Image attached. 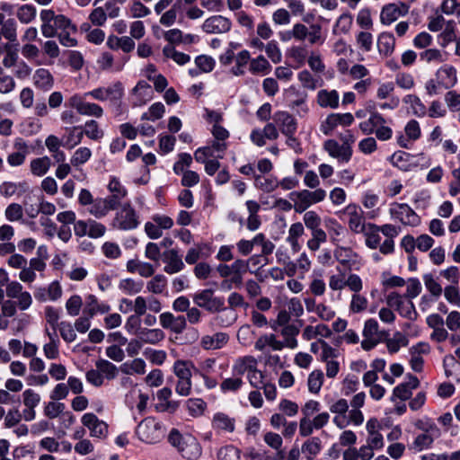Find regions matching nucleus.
<instances>
[{
	"instance_id": "nucleus-1",
	"label": "nucleus",
	"mask_w": 460,
	"mask_h": 460,
	"mask_svg": "<svg viewBox=\"0 0 460 460\" xmlns=\"http://www.w3.org/2000/svg\"><path fill=\"white\" fill-rule=\"evenodd\" d=\"M329 288L332 291H342L348 288L352 292L349 309L352 314H359L367 310L368 305L367 298L360 294L363 289L362 279L356 273L346 274L339 270L330 275L328 279Z\"/></svg>"
},
{
	"instance_id": "nucleus-2",
	"label": "nucleus",
	"mask_w": 460,
	"mask_h": 460,
	"mask_svg": "<svg viewBox=\"0 0 460 460\" xmlns=\"http://www.w3.org/2000/svg\"><path fill=\"white\" fill-rule=\"evenodd\" d=\"M192 298L197 306L204 308L209 313L223 312L224 314L217 318L222 326H230L235 323L237 319L236 313L233 309H226L225 298L215 296L212 289L198 291Z\"/></svg>"
},
{
	"instance_id": "nucleus-3",
	"label": "nucleus",
	"mask_w": 460,
	"mask_h": 460,
	"mask_svg": "<svg viewBox=\"0 0 460 460\" xmlns=\"http://www.w3.org/2000/svg\"><path fill=\"white\" fill-rule=\"evenodd\" d=\"M41 33L46 38L55 37L59 31L60 32H76V26L72 23L71 20L63 14H55L51 9H44L40 12Z\"/></svg>"
},
{
	"instance_id": "nucleus-4",
	"label": "nucleus",
	"mask_w": 460,
	"mask_h": 460,
	"mask_svg": "<svg viewBox=\"0 0 460 460\" xmlns=\"http://www.w3.org/2000/svg\"><path fill=\"white\" fill-rule=\"evenodd\" d=\"M168 439L171 445L176 447L184 458L195 460L202 454L199 442L190 434L182 435L177 429H172Z\"/></svg>"
},
{
	"instance_id": "nucleus-5",
	"label": "nucleus",
	"mask_w": 460,
	"mask_h": 460,
	"mask_svg": "<svg viewBox=\"0 0 460 460\" xmlns=\"http://www.w3.org/2000/svg\"><path fill=\"white\" fill-rule=\"evenodd\" d=\"M389 161L403 172H410L418 167L426 169L431 165V158L423 153L411 155L404 151H396L390 156Z\"/></svg>"
},
{
	"instance_id": "nucleus-6",
	"label": "nucleus",
	"mask_w": 460,
	"mask_h": 460,
	"mask_svg": "<svg viewBox=\"0 0 460 460\" xmlns=\"http://www.w3.org/2000/svg\"><path fill=\"white\" fill-rule=\"evenodd\" d=\"M327 196L323 189L318 188L314 190H302L289 193V199L294 203V210L296 213H303L311 206L320 203Z\"/></svg>"
},
{
	"instance_id": "nucleus-7",
	"label": "nucleus",
	"mask_w": 460,
	"mask_h": 460,
	"mask_svg": "<svg viewBox=\"0 0 460 460\" xmlns=\"http://www.w3.org/2000/svg\"><path fill=\"white\" fill-rule=\"evenodd\" d=\"M417 428L422 430V433L418 434L413 439L411 447L416 452L429 449L441 434L436 423L429 420H420Z\"/></svg>"
},
{
	"instance_id": "nucleus-8",
	"label": "nucleus",
	"mask_w": 460,
	"mask_h": 460,
	"mask_svg": "<svg viewBox=\"0 0 460 460\" xmlns=\"http://www.w3.org/2000/svg\"><path fill=\"white\" fill-rule=\"evenodd\" d=\"M139 216L130 203H123L117 210L111 226L114 229L130 231L139 226Z\"/></svg>"
},
{
	"instance_id": "nucleus-9",
	"label": "nucleus",
	"mask_w": 460,
	"mask_h": 460,
	"mask_svg": "<svg viewBox=\"0 0 460 460\" xmlns=\"http://www.w3.org/2000/svg\"><path fill=\"white\" fill-rule=\"evenodd\" d=\"M395 85L392 81H378L375 98L381 102L379 108L383 111H394L400 105V98L394 95Z\"/></svg>"
},
{
	"instance_id": "nucleus-10",
	"label": "nucleus",
	"mask_w": 460,
	"mask_h": 460,
	"mask_svg": "<svg viewBox=\"0 0 460 460\" xmlns=\"http://www.w3.org/2000/svg\"><path fill=\"white\" fill-rule=\"evenodd\" d=\"M389 215L393 220L400 222L405 226L416 227L421 223L420 217L407 203H392L389 208Z\"/></svg>"
},
{
	"instance_id": "nucleus-11",
	"label": "nucleus",
	"mask_w": 460,
	"mask_h": 460,
	"mask_svg": "<svg viewBox=\"0 0 460 460\" xmlns=\"http://www.w3.org/2000/svg\"><path fill=\"white\" fill-rule=\"evenodd\" d=\"M136 433L140 440L149 444L160 441L164 435L161 423L151 417L138 424Z\"/></svg>"
},
{
	"instance_id": "nucleus-12",
	"label": "nucleus",
	"mask_w": 460,
	"mask_h": 460,
	"mask_svg": "<svg viewBox=\"0 0 460 460\" xmlns=\"http://www.w3.org/2000/svg\"><path fill=\"white\" fill-rule=\"evenodd\" d=\"M91 98L99 102H109L112 104L118 103L124 95V88L121 83L116 82L107 86L94 88L85 93Z\"/></svg>"
},
{
	"instance_id": "nucleus-13",
	"label": "nucleus",
	"mask_w": 460,
	"mask_h": 460,
	"mask_svg": "<svg viewBox=\"0 0 460 460\" xmlns=\"http://www.w3.org/2000/svg\"><path fill=\"white\" fill-rule=\"evenodd\" d=\"M345 215L348 217L347 224L349 231L354 234H361L366 231L367 224L364 217V211L356 203L348 204L337 215Z\"/></svg>"
},
{
	"instance_id": "nucleus-14",
	"label": "nucleus",
	"mask_w": 460,
	"mask_h": 460,
	"mask_svg": "<svg viewBox=\"0 0 460 460\" xmlns=\"http://www.w3.org/2000/svg\"><path fill=\"white\" fill-rule=\"evenodd\" d=\"M91 98L90 95L74 94L68 99L69 106L76 110V111L83 116L102 118L104 111L103 109L97 103L87 102Z\"/></svg>"
},
{
	"instance_id": "nucleus-15",
	"label": "nucleus",
	"mask_w": 460,
	"mask_h": 460,
	"mask_svg": "<svg viewBox=\"0 0 460 460\" xmlns=\"http://www.w3.org/2000/svg\"><path fill=\"white\" fill-rule=\"evenodd\" d=\"M386 304L388 306L395 309L399 314L409 320H415L417 318V312L414 304L411 299H405L397 292H391L386 296Z\"/></svg>"
},
{
	"instance_id": "nucleus-16",
	"label": "nucleus",
	"mask_w": 460,
	"mask_h": 460,
	"mask_svg": "<svg viewBox=\"0 0 460 460\" xmlns=\"http://www.w3.org/2000/svg\"><path fill=\"white\" fill-rule=\"evenodd\" d=\"M81 422L89 429L92 438L102 439L107 437L109 432L108 424L100 420L95 414L84 413L81 418Z\"/></svg>"
},
{
	"instance_id": "nucleus-17",
	"label": "nucleus",
	"mask_w": 460,
	"mask_h": 460,
	"mask_svg": "<svg viewBox=\"0 0 460 460\" xmlns=\"http://www.w3.org/2000/svg\"><path fill=\"white\" fill-rule=\"evenodd\" d=\"M323 149L340 163H348L352 156V149L349 143L339 144L334 139H328L323 144Z\"/></svg>"
},
{
	"instance_id": "nucleus-18",
	"label": "nucleus",
	"mask_w": 460,
	"mask_h": 460,
	"mask_svg": "<svg viewBox=\"0 0 460 460\" xmlns=\"http://www.w3.org/2000/svg\"><path fill=\"white\" fill-rule=\"evenodd\" d=\"M304 304L307 313L316 314L321 321L329 322L336 315L335 310L331 305L324 303H317L314 297H305Z\"/></svg>"
},
{
	"instance_id": "nucleus-19",
	"label": "nucleus",
	"mask_w": 460,
	"mask_h": 460,
	"mask_svg": "<svg viewBox=\"0 0 460 460\" xmlns=\"http://www.w3.org/2000/svg\"><path fill=\"white\" fill-rule=\"evenodd\" d=\"M409 12V6L403 3H393L385 5L380 13V22L385 25H390L399 18L405 16Z\"/></svg>"
},
{
	"instance_id": "nucleus-20",
	"label": "nucleus",
	"mask_w": 460,
	"mask_h": 460,
	"mask_svg": "<svg viewBox=\"0 0 460 460\" xmlns=\"http://www.w3.org/2000/svg\"><path fill=\"white\" fill-rule=\"evenodd\" d=\"M231 21L219 14L207 18L202 24V30L208 34L226 33L231 30Z\"/></svg>"
},
{
	"instance_id": "nucleus-21",
	"label": "nucleus",
	"mask_w": 460,
	"mask_h": 460,
	"mask_svg": "<svg viewBox=\"0 0 460 460\" xmlns=\"http://www.w3.org/2000/svg\"><path fill=\"white\" fill-rule=\"evenodd\" d=\"M324 226L331 243L334 245H340L348 234L347 229L337 219L333 217L324 218Z\"/></svg>"
},
{
	"instance_id": "nucleus-22",
	"label": "nucleus",
	"mask_w": 460,
	"mask_h": 460,
	"mask_svg": "<svg viewBox=\"0 0 460 460\" xmlns=\"http://www.w3.org/2000/svg\"><path fill=\"white\" fill-rule=\"evenodd\" d=\"M117 206L114 198H97L88 208V212L96 218H102L114 210Z\"/></svg>"
},
{
	"instance_id": "nucleus-23",
	"label": "nucleus",
	"mask_w": 460,
	"mask_h": 460,
	"mask_svg": "<svg viewBox=\"0 0 460 460\" xmlns=\"http://www.w3.org/2000/svg\"><path fill=\"white\" fill-rule=\"evenodd\" d=\"M429 352V345L426 342H419L409 349L410 366L414 372H421L423 370L424 360L423 355Z\"/></svg>"
},
{
	"instance_id": "nucleus-24",
	"label": "nucleus",
	"mask_w": 460,
	"mask_h": 460,
	"mask_svg": "<svg viewBox=\"0 0 460 460\" xmlns=\"http://www.w3.org/2000/svg\"><path fill=\"white\" fill-rule=\"evenodd\" d=\"M333 255L340 264L349 270L359 263L358 253L351 248L342 246L341 244L335 246Z\"/></svg>"
},
{
	"instance_id": "nucleus-25",
	"label": "nucleus",
	"mask_w": 460,
	"mask_h": 460,
	"mask_svg": "<svg viewBox=\"0 0 460 460\" xmlns=\"http://www.w3.org/2000/svg\"><path fill=\"white\" fill-rule=\"evenodd\" d=\"M160 324L164 329H169L174 333H181L187 327L186 318L183 315L174 316L170 312H165L159 316Z\"/></svg>"
},
{
	"instance_id": "nucleus-26",
	"label": "nucleus",
	"mask_w": 460,
	"mask_h": 460,
	"mask_svg": "<svg viewBox=\"0 0 460 460\" xmlns=\"http://www.w3.org/2000/svg\"><path fill=\"white\" fill-rule=\"evenodd\" d=\"M405 136L397 137V144L403 148H409L411 142L418 140L421 136L420 123L415 119L409 120L404 127Z\"/></svg>"
},
{
	"instance_id": "nucleus-27",
	"label": "nucleus",
	"mask_w": 460,
	"mask_h": 460,
	"mask_svg": "<svg viewBox=\"0 0 460 460\" xmlns=\"http://www.w3.org/2000/svg\"><path fill=\"white\" fill-rule=\"evenodd\" d=\"M211 426L217 433H233L235 429V419L226 412H216L211 420Z\"/></svg>"
},
{
	"instance_id": "nucleus-28",
	"label": "nucleus",
	"mask_w": 460,
	"mask_h": 460,
	"mask_svg": "<svg viewBox=\"0 0 460 460\" xmlns=\"http://www.w3.org/2000/svg\"><path fill=\"white\" fill-rule=\"evenodd\" d=\"M111 311V305L103 301H100L95 295L88 294L85 296V304L84 308V314L89 317L100 314H107Z\"/></svg>"
},
{
	"instance_id": "nucleus-29",
	"label": "nucleus",
	"mask_w": 460,
	"mask_h": 460,
	"mask_svg": "<svg viewBox=\"0 0 460 460\" xmlns=\"http://www.w3.org/2000/svg\"><path fill=\"white\" fill-rule=\"evenodd\" d=\"M163 255L164 262L165 263L164 270L167 274H175L181 271L184 269V262L177 250H167L164 252Z\"/></svg>"
},
{
	"instance_id": "nucleus-30",
	"label": "nucleus",
	"mask_w": 460,
	"mask_h": 460,
	"mask_svg": "<svg viewBox=\"0 0 460 460\" xmlns=\"http://www.w3.org/2000/svg\"><path fill=\"white\" fill-rule=\"evenodd\" d=\"M153 99V90L146 81H139L132 90L134 106H143Z\"/></svg>"
},
{
	"instance_id": "nucleus-31",
	"label": "nucleus",
	"mask_w": 460,
	"mask_h": 460,
	"mask_svg": "<svg viewBox=\"0 0 460 460\" xmlns=\"http://www.w3.org/2000/svg\"><path fill=\"white\" fill-rule=\"evenodd\" d=\"M258 366L257 359L251 355L237 358L232 366V372L234 376L241 377L243 375L246 376Z\"/></svg>"
},
{
	"instance_id": "nucleus-32",
	"label": "nucleus",
	"mask_w": 460,
	"mask_h": 460,
	"mask_svg": "<svg viewBox=\"0 0 460 460\" xmlns=\"http://www.w3.org/2000/svg\"><path fill=\"white\" fill-rule=\"evenodd\" d=\"M282 337V343L286 349H295L298 346L297 335L300 332L299 326L292 323L289 325L279 327L277 331Z\"/></svg>"
},
{
	"instance_id": "nucleus-33",
	"label": "nucleus",
	"mask_w": 460,
	"mask_h": 460,
	"mask_svg": "<svg viewBox=\"0 0 460 460\" xmlns=\"http://www.w3.org/2000/svg\"><path fill=\"white\" fill-rule=\"evenodd\" d=\"M273 120L279 127L283 134H295L296 131V121L288 111H279L275 112Z\"/></svg>"
},
{
	"instance_id": "nucleus-34",
	"label": "nucleus",
	"mask_w": 460,
	"mask_h": 460,
	"mask_svg": "<svg viewBox=\"0 0 460 460\" xmlns=\"http://www.w3.org/2000/svg\"><path fill=\"white\" fill-rule=\"evenodd\" d=\"M436 76L438 84L446 89L453 87L457 83L456 69L450 65H445L438 68Z\"/></svg>"
},
{
	"instance_id": "nucleus-35",
	"label": "nucleus",
	"mask_w": 460,
	"mask_h": 460,
	"mask_svg": "<svg viewBox=\"0 0 460 460\" xmlns=\"http://www.w3.org/2000/svg\"><path fill=\"white\" fill-rule=\"evenodd\" d=\"M317 104L322 108L337 109L340 102V95L336 90L322 89L316 95Z\"/></svg>"
},
{
	"instance_id": "nucleus-36",
	"label": "nucleus",
	"mask_w": 460,
	"mask_h": 460,
	"mask_svg": "<svg viewBox=\"0 0 460 460\" xmlns=\"http://www.w3.org/2000/svg\"><path fill=\"white\" fill-rule=\"evenodd\" d=\"M267 347H270L275 351H280L283 349H286L281 340H279L274 333L261 335L254 344V348L258 351H264Z\"/></svg>"
},
{
	"instance_id": "nucleus-37",
	"label": "nucleus",
	"mask_w": 460,
	"mask_h": 460,
	"mask_svg": "<svg viewBox=\"0 0 460 460\" xmlns=\"http://www.w3.org/2000/svg\"><path fill=\"white\" fill-rule=\"evenodd\" d=\"M229 340V336L225 332H217L213 335H205L200 340V345L204 349H219L223 348Z\"/></svg>"
},
{
	"instance_id": "nucleus-38",
	"label": "nucleus",
	"mask_w": 460,
	"mask_h": 460,
	"mask_svg": "<svg viewBox=\"0 0 460 460\" xmlns=\"http://www.w3.org/2000/svg\"><path fill=\"white\" fill-rule=\"evenodd\" d=\"M251 54L247 49L239 51L234 59V65L230 69L234 76H243L246 73V67L250 66Z\"/></svg>"
},
{
	"instance_id": "nucleus-39",
	"label": "nucleus",
	"mask_w": 460,
	"mask_h": 460,
	"mask_svg": "<svg viewBox=\"0 0 460 460\" xmlns=\"http://www.w3.org/2000/svg\"><path fill=\"white\" fill-rule=\"evenodd\" d=\"M32 79L34 85L44 92L49 91L54 85L53 75L46 68H38Z\"/></svg>"
},
{
	"instance_id": "nucleus-40",
	"label": "nucleus",
	"mask_w": 460,
	"mask_h": 460,
	"mask_svg": "<svg viewBox=\"0 0 460 460\" xmlns=\"http://www.w3.org/2000/svg\"><path fill=\"white\" fill-rule=\"evenodd\" d=\"M386 120L378 111H372L369 118L359 123L360 130L367 135L372 134L381 125L385 124Z\"/></svg>"
},
{
	"instance_id": "nucleus-41",
	"label": "nucleus",
	"mask_w": 460,
	"mask_h": 460,
	"mask_svg": "<svg viewBox=\"0 0 460 460\" xmlns=\"http://www.w3.org/2000/svg\"><path fill=\"white\" fill-rule=\"evenodd\" d=\"M146 364L141 358H135L122 363L119 367L120 371L128 376L144 375L146 373Z\"/></svg>"
},
{
	"instance_id": "nucleus-42",
	"label": "nucleus",
	"mask_w": 460,
	"mask_h": 460,
	"mask_svg": "<svg viewBox=\"0 0 460 460\" xmlns=\"http://www.w3.org/2000/svg\"><path fill=\"white\" fill-rule=\"evenodd\" d=\"M51 167V159L45 155L34 158L30 162V172L37 177L44 176Z\"/></svg>"
},
{
	"instance_id": "nucleus-43",
	"label": "nucleus",
	"mask_w": 460,
	"mask_h": 460,
	"mask_svg": "<svg viewBox=\"0 0 460 460\" xmlns=\"http://www.w3.org/2000/svg\"><path fill=\"white\" fill-rule=\"evenodd\" d=\"M271 69V65L264 56L259 55L251 58L249 71L252 75H266L270 73Z\"/></svg>"
},
{
	"instance_id": "nucleus-44",
	"label": "nucleus",
	"mask_w": 460,
	"mask_h": 460,
	"mask_svg": "<svg viewBox=\"0 0 460 460\" xmlns=\"http://www.w3.org/2000/svg\"><path fill=\"white\" fill-rule=\"evenodd\" d=\"M395 46V39L391 32H382L377 38V48L381 55L390 56Z\"/></svg>"
},
{
	"instance_id": "nucleus-45",
	"label": "nucleus",
	"mask_w": 460,
	"mask_h": 460,
	"mask_svg": "<svg viewBox=\"0 0 460 460\" xmlns=\"http://www.w3.org/2000/svg\"><path fill=\"white\" fill-rule=\"evenodd\" d=\"M353 24V16L351 13L345 12L341 13L335 21L332 27V34L341 35L347 34L350 31Z\"/></svg>"
},
{
	"instance_id": "nucleus-46",
	"label": "nucleus",
	"mask_w": 460,
	"mask_h": 460,
	"mask_svg": "<svg viewBox=\"0 0 460 460\" xmlns=\"http://www.w3.org/2000/svg\"><path fill=\"white\" fill-rule=\"evenodd\" d=\"M181 9V0H177L170 9L163 12L160 15L159 22L165 27L172 26L176 21L178 13Z\"/></svg>"
},
{
	"instance_id": "nucleus-47",
	"label": "nucleus",
	"mask_w": 460,
	"mask_h": 460,
	"mask_svg": "<svg viewBox=\"0 0 460 460\" xmlns=\"http://www.w3.org/2000/svg\"><path fill=\"white\" fill-rule=\"evenodd\" d=\"M95 367L99 369L103 378L113 380L117 377L119 368L107 359L99 358L95 361Z\"/></svg>"
},
{
	"instance_id": "nucleus-48",
	"label": "nucleus",
	"mask_w": 460,
	"mask_h": 460,
	"mask_svg": "<svg viewBox=\"0 0 460 460\" xmlns=\"http://www.w3.org/2000/svg\"><path fill=\"white\" fill-rule=\"evenodd\" d=\"M324 381V375L321 369L313 370L307 377V388L310 394H318Z\"/></svg>"
},
{
	"instance_id": "nucleus-49",
	"label": "nucleus",
	"mask_w": 460,
	"mask_h": 460,
	"mask_svg": "<svg viewBox=\"0 0 460 460\" xmlns=\"http://www.w3.org/2000/svg\"><path fill=\"white\" fill-rule=\"evenodd\" d=\"M107 188L112 194L111 196H108V198H114L117 204L120 199H124L128 195L127 189L121 184L120 181L116 176L110 177Z\"/></svg>"
},
{
	"instance_id": "nucleus-50",
	"label": "nucleus",
	"mask_w": 460,
	"mask_h": 460,
	"mask_svg": "<svg viewBox=\"0 0 460 460\" xmlns=\"http://www.w3.org/2000/svg\"><path fill=\"white\" fill-rule=\"evenodd\" d=\"M66 136L64 140V147L72 149L81 144L84 133L78 127L66 128Z\"/></svg>"
},
{
	"instance_id": "nucleus-51",
	"label": "nucleus",
	"mask_w": 460,
	"mask_h": 460,
	"mask_svg": "<svg viewBox=\"0 0 460 460\" xmlns=\"http://www.w3.org/2000/svg\"><path fill=\"white\" fill-rule=\"evenodd\" d=\"M385 343L389 353L394 354L398 352L401 348L406 347L409 343V340L405 334L396 332Z\"/></svg>"
},
{
	"instance_id": "nucleus-52",
	"label": "nucleus",
	"mask_w": 460,
	"mask_h": 460,
	"mask_svg": "<svg viewBox=\"0 0 460 460\" xmlns=\"http://www.w3.org/2000/svg\"><path fill=\"white\" fill-rule=\"evenodd\" d=\"M84 136L93 141H99L104 137V131L94 119L87 120L84 125Z\"/></svg>"
},
{
	"instance_id": "nucleus-53",
	"label": "nucleus",
	"mask_w": 460,
	"mask_h": 460,
	"mask_svg": "<svg viewBox=\"0 0 460 460\" xmlns=\"http://www.w3.org/2000/svg\"><path fill=\"white\" fill-rule=\"evenodd\" d=\"M378 226L368 223L366 231L362 234L366 236V245L370 249H376L381 241Z\"/></svg>"
},
{
	"instance_id": "nucleus-54",
	"label": "nucleus",
	"mask_w": 460,
	"mask_h": 460,
	"mask_svg": "<svg viewBox=\"0 0 460 460\" xmlns=\"http://www.w3.org/2000/svg\"><path fill=\"white\" fill-rule=\"evenodd\" d=\"M164 333L160 329H146L144 328L139 332V339L143 343L157 344L164 339Z\"/></svg>"
},
{
	"instance_id": "nucleus-55",
	"label": "nucleus",
	"mask_w": 460,
	"mask_h": 460,
	"mask_svg": "<svg viewBox=\"0 0 460 460\" xmlns=\"http://www.w3.org/2000/svg\"><path fill=\"white\" fill-rule=\"evenodd\" d=\"M191 369H195L190 360H177L173 365V372L178 379H190Z\"/></svg>"
},
{
	"instance_id": "nucleus-56",
	"label": "nucleus",
	"mask_w": 460,
	"mask_h": 460,
	"mask_svg": "<svg viewBox=\"0 0 460 460\" xmlns=\"http://www.w3.org/2000/svg\"><path fill=\"white\" fill-rule=\"evenodd\" d=\"M92 157V151L89 147L81 146L77 148L70 158V163L75 168L86 164Z\"/></svg>"
},
{
	"instance_id": "nucleus-57",
	"label": "nucleus",
	"mask_w": 460,
	"mask_h": 460,
	"mask_svg": "<svg viewBox=\"0 0 460 460\" xmlns=\"http://www.w3.org/2000/svg\"><path fill=\"white\" fill-rule=\"evenodd\" d=\"M297 78L304 88L309 90H315L317 87L322 86L323 80L314 76L308 70H302L297 74Z\"/></svg>"
},
{
	"instance_id": "nucleus-58",
	"label": "nucleus",
	"mask_w": 460,
	"mask_h": 460,
	"mask_svg": "<svg viewBox=\"0 0 460 460\" xmlns=\"http://www.w3.org/2000/svg\"><path fill=\"white\" fill-rule=\"evenodd\" d=\"M242 451L234 445L221 447L217 453V460H242Z\"/></svg>"
},
{
	"instance_id": "nucleus-59",
	"label": "nucleus",
	"mask_w": 460,
	"mask_h": 460,
	"mask_svg": "<svg viewBox=\"0 0 460 460\" xmlns=\"http://www.w3.org/2000/svg\"><path fill=\"white\" fill-rule=\"evenodd\" d=\"M254 184L264 192H271L279 187V181L273 176L263 177L261 175H255Z\"/></svg>"
},
{
	"instance_id": "nucleus-60",
	"label": "nucleus",
	"mask_w": 460,
	"mask_h": 460,
	"mask_svg": "<svg viewBox=\"0 0 460 460\" xmlns=\"http://www.w3.org/2000/svg\"><path fill=\"white\" fill-rule=\"evenodd\" d=\"M230 266L233 273V281L235 282V287L239 288L243 283V276L248 270V263L243 260L238 259Z\"/></svg>"
},
{
	"instance_id": "nucleus-61",
	"label": "nucleus",
	"mask_w": 460,
	"mask_h": 460,
	"mask_svg": "<svg viewBox=\"0 0 460 460\" xmlns=\"http://www.w3.org/2000/svg\"><path fill=\"white\" fill-rule=\"evenodd\" d=\"M308 55L306 49L299 45L292 46L287 51V56L296 63V67L304 66Z\"/></svg>"
},
{
	"instance_id": "nucleus-62",
	"label": "nucleus",
	"mask_w": 460,
	"mask_h": 460,
	"mask_svg": "<svg viewBox=\"0 0 460 460\" xmlns=\"http://www.w3.org/2000/svg\"><path fill=\"white\" fill-rule=\"evenodd\" d=\"M167 286V279L162 274L155 275L147 283L146 289L148 292L159 295L162 294Z\"/></svg>"
},
{
	"instance_id": "nucleus-63",
	"label": "nucleus",
	"mask_w": 460,
	"mask_h": 460,
	"mask_svg": "<svg viewBox=\"0 0 460 460\" xmlns=\"http://www.w3.org/2000/svg\"><path fill=\"white\" fill-rule=\"evenodd\" d=\"M119 288L122 293L132 296L142 290L143 283L132 279H125L119 281Z\"/></svg>"
},
{
	"instance_id": "nucleus-64",
	"label": "nucleus",
	"mask_w": 460,
	"mask_h": 460,
	"mask_svg": "<svg viewBox=\"0 0 460 460\" xmlns=\"http://www.w3.org/2000/svg\"><path fill=\"white\" fill-rule=\"evenodd\" d=\"M164 113H165L164 105L160 102H155L149 107V109L146 112H144L141 115V119L155 121V120L161 119L164 115Z\"/></svg>"
}]
</instances>
